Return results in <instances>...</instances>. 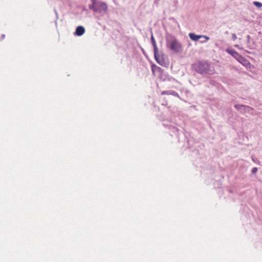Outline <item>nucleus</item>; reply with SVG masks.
I'll return each instance as SVG.
<instances>
[{
    "label": "nucleus",
    "mask_w": 262,
    "mask_h": 262,
    "mask_svg": "<svg viewBox=\"0 0 262 262\" xmlns=\"http://www.w3.org/2000/svg\"><path fill=\"white\" fill-rule=\"evenodd\" d=\"M85 32V29L82 26H78L76 29L75 34L77 36H81Z\"/></svg>",
    "instance_id": "nucleus-6"
},
{
    "label": "nucleus",
    "mask_w": 262,
    "mask_h": 262,
    "mask_svg": "<svg viewBox=\"0 0 262 262\" xmlns=\"http://www.w3.org/2000/svg\"><path fill=\"white\" fill-rule=\"evenodd\" d=\"M154 55L157 62L160 65L163 66L164 63V61L163 59L158 55V52H154Z\"/></svg>",
    "instance_id": "nucleus-7"
},
{
    "label": "nucleus",
    "mask_w": 262,
    "mask_h": 262,
    "mask_svg": "<svg viewBox=\"0 0 262 262\" xmlns=\"http://www.w3.org/2000/svg\"><path fill=\"white\" fill-rule=\"evenodd\" d=\"M235 47L239 49V47L238 45H235Z\"/></svg>",
    "instance_id": "nucleus-15"
},
{
    "label": "nucleus",
    "mask_w": 262,
    "mask_h": 262,
    "mask_svg": "<svg viewBox=\"0 0 262 262\" xmlns=\"http://www.w3.org/2000/svg\"><path fill=\"white\" fill-rule=\"evenodd\" d=\"M226 51L232 55L235 59L236 57L239 55L236 51L231 49H227Z\"/></svg>",
    "instance_id": "nucleus-9"
},
{
    "label": "nucleus",
    "mask_w": 262,
    "mask_h": 262,
    "mask_svg": "<svg viewBox=\"0 0 262 262\" xmlns=\"http://www.w3.org/2000/svg\"><path fill=\"white\" fill-rule=\"evenodd\" d=\"M189 36L191 39L195 41H198L199 39L202 38H205V40L201 41V43H205L206 41H208L210 39L208 36L203 35H196L193 33H189Z\"/></svg>",
    "instance_id": "nucleus-4"
},
{
    "label": "nucleus",
    "mask_w": 262,
    "mask_h": 262,
    "mask_svg": "<svg viewBox=\"0 0 262 262\" xmlns=\"http://www.w3.org/2000/svg\"><path fill=\"white\" fill-rule=\"evenodd\" d=\"M166 46L176 53L180 52L182 50V44L172 36L166 39Z\"/></svg>",
    "instance_id": "nucleus-3"
},
{
    "label": "nucleus",
    "mask_w": 262,
    "mask_h": 262,
    "mask_svg": "<svg viewBox=\"0 0 262 262\" xmlns=\"http://www.w3.org/2000/svg\"><path fill=\"white\" fill-rule=\"evenodd\" d=\"M253 4L258 8H261L262 7V3L260 2L255 1L253 2Z\"/></svg>",
    "instance_id": "nucleus-12"
},
{
    "label": "nucleus",
    "mask_w": 262,
    "mask_h": 262,
    "mask_svg": "<svg viewBox=\"0 0 262 262\" xmlns=\"http://www.w3.org/2000/svg\"><path fill=\"white\" fill-rule=\"evenodd\" d=\"M257 170H258V169H257V168H256V167H254V168H253V169H252V172L253 173H256V172H257Z\"/></svg>",
    "instance_id": "nucleus-13"
},
{
    "label": "nucleus",
    "mask_w": 262,
    "mask_h": 262,
    "mask_svg": "<svg viewBox=\"0 0 262 262\" xmlns=\"http://www.w3.org/2000/svg\"><path fill=\"white\" fill-rule=\"evenodd\" d=\"M236 38H237L236 35L235 34H232V39L233 40H235V39H236Z\"/></svg>",
    "instance_id": "nucleus-14"
},
{
    "label": "nucleus",
    "mask_w": 262,
    "mask_h": 262,
    "mask_svg": "<svg viewBox=\"0 0 262 262\" xmlns=\"http://www.w3.org/2000/svg\"><path fill=\"white\" fill-rule=\"evenodd\" d=\"M236 59L241 63H242L245 67L248 68L250 66V63L249 61L247 60L244 57H242L241 55L237 56L236 57Z\"/></svg>",
    "instance_id": "nucleus-5"
},
{
    "label": "nucleus",
    "mask_w": 262,
    "mask_h": 262,
    "mask_svg": "<svg viewBox=\"0 0 262 262\" xmlns=\"http://www.w3.org/2000/svg\"><path fill=\"white\" fill-rule=\"evenodd\" d=\"M194 70L201 74H212L214 73L210 65L205 62H198L193 65Z\"/></svg>",
    "instance_id": "nucleus-1"
},
{
    "label": "nucleus",
    "mask_w": 262,
    "mask_h": 262,
    "mask_svg": "<svg viewBox=\"0 0 262 262\" xmlns=\"http://www.w3.org/2000/svg\"><path fill=\"white\" fill-rule=\"evenodd\" d=\"M92 4L90 5V9H92L95 12L101 14H105L107 10V6L103 2L98 1L97 0H91Z\"/></svg>",
    "instance_id": "nucleus-2"
},
{
    "label": "nucleus",
    "mask_w": 262,
    "mask_h": 262,
    "mask_svg": "<svg viewBox=\"0 0 262 262\" xmlns=\"http://www.w3.org/2000/svg\"><path fill=\"white\" fill-rule=\"evenodd\" d=\"M245 105H242V104H235V108L240 111L241 112H242V110H243V108Z\"/></svg>",
    "instance_id": "nucleus-11"
},
{
    "label": "nucleus",
    "mask_w": 262,
    "mask_h": 262,
    "mask_svg": "<svg viewBox=\"0 0 262 262\" xmlns=\"http://www.w3.org/2000/svg\"><path fill=\"white\" fill-rule=\"evenodd\" d=\"M151 40L152 45L154 46V52H158V47H157L156 43V41H155V40L154 38V36L152 35H151Z\"/></svg>",
    "instance_id": "nucleus-10"
},
{
    "label": "nucleus",
    "mask_w": 262,
    "mask_h": 262,
    "mask_svg": "<svg viewBox=\"0 0 262 262\" xmlns=\"http://www.w3.org/2000/svg\"><path fill=\"white\" fill-rule=\"evenodd\" d=\"M253 109L251 107L249 106L245 105L243 110H242V113L246 114V113H251Z\"/></svg>",
    "instance_id": "nucleus-8"
}]
</instances>
